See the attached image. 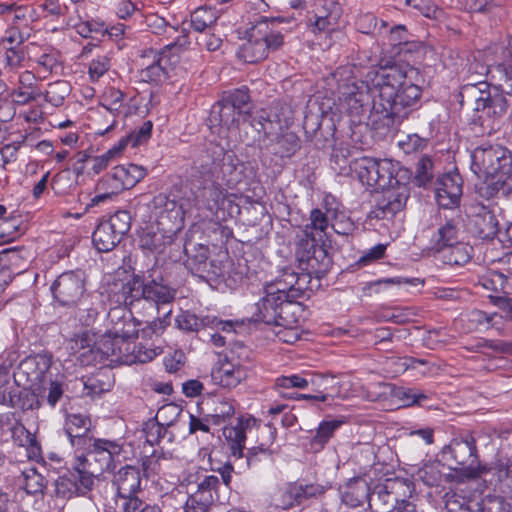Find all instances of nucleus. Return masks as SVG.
Returning <instances> with one entry per match:
<instances>
[{"label":"nucleus","instance_id":"obj_1","mask_svg":"<svg viewBox=\"0 0 512 512\" xmlns=\"http://www.w3.org/2000/svg\"><path fill=\"white\" fill-rule=\"evenodd\" d=\"M418 69L410 66L388 65L370 68L363 80H358L350 66L338 67L331 80L336 83L340 100L347 105L351 115H361L371 103V92L378 93L372 109L387 119V125L400 123L407 117V109L420 100L422 90L418 84Z\"/></svg>","mask_w":512,"mask_h":512},{"label":"nucleus","instance_id":"obj_2","mask_svg":"<svg viewBox=\"0 0 512 512\" xmlns=\"http://www.w3.org/2000/svg\"><path fill=\"white\" fill-rule=\"evenodd\" d=\"M501 62L487 69L482 66L481 74L489 73L491 79L497 82L490 87L486 82L465 85L460 91V103L473 106L479 113L478 120L482 126L494 128V122L504 116L508 108V102L504 94L512 96V37L507 46L502 50Z\"/></svg>","mask_w":512,"mask_h":512},{"label":"nucleus","instance_id":"obj_3","mask_svg":"<svg viewBox=\"0 0 512 512\" xmlns=\"http://www.w3.org/2000/svg\"><path fill=\"white\" fill-rule=\"evenodd\" d=\"M85 455L77 456V469H81L84 476L81 483L86 488H93L95 480L105 471L115 468L114 461L122 453V445L116 441L101 438H90L85 446Z\"/></svg>","mask_w":512,"mask_h":512},{"label":"nucleus","instance_id":"obj_4","mask_svg":"<svg viewBox=\"0 0 512 512\" xmlns=\"http://www.w3.org/2000/svg\"><path fill=\"white\" fill-rule=\"evenodd\" d=\"M442 456L450 462L452 470L460 472L462 480L478 478L490 471L479 462L476 439L471 433L452 439L443 448Z\"/></svg>","mask_w":512,"mask_h":512},{"label":"nucleus","instance_id":"obj_5","mask_svg":"<svg viewBox=\"0 0 512 512\" xmlns=\"http://www.w3.org/2000/svg\"><path fill=\"white\" fill-rule=\"evenodd\" d=\"M195 169L204 183L221 178L230 188L235 187L243 176L239 160L218 147H214L211 152L206 151L197 161Z\"/></svg>","mask_w":512,"mask_h":512},{"label":"nucleus","instance_id":"obj_6","mask_svg":"<svg viewBox=\"0 0 512 512\" xmlns=\"http://www.w3.org/2000/svg\"><path fill=\"white\" fill-rule=\"evenodd\" d=\"M145 176L146 169L136 164L114 167L110 174L98 182L96 190L99 193L91 199L90 206L111 200L119 192L134 187Z\"/></svg>","mask_w":512,"mask_h":512},{"label":"nucleus","instance_id":"obj_7","mask_svg":"<svg viewBox=\"0 0 512 512\" xmlns=\"http://www.w3.org/2000/svg\"><path fill=\"white\" fill-rule=\"evenodd\" d=\"M472 169L478 176H505L512 171V153L500 145L478 147L472 153Z\"/></svg>","mask_w":512,"mask_h":512},{"label":"nucleus","instance_id":"obj_8","mask_svg":"<svg viewBox=\"0 0 512 512\" xmlns=\"http://www.w3.org/2000/svg\"><path fill=\"white\" fill-rule=\"evenodd\" d=\"M351 170L363 185L374 189H385L393 185V164L389 160L370 157L354 159Z\"/></svg>","mask_w":512,"mask_h":512},{"label":"nucleus","instance_id":"obj_9","mask_svg":"<svg viewBox=\"0 0 512 512\" xmlns=\"http://www.w3.org/2000/svg\"><path fill=\"white\" fill-rule=\"evenodd\" d=\"M141 471L131 465L121 467L113 477L117 490L116 506L122 512H133L140 504L137 493L141 488Z\"/></svg>","mask_w":512,"mask_h":512},{"label":"nucleus","instance_id":"obj_10","mask_svg":"<svg viewBox=\"0 0 512 512\" xmlns=\"http://www.w3.org/2000/svg\"><path fill=\"white\" fill-rule=\"evenodd\" d=\"M54 300L61 306H75L86 295V279L83 271H69L59 275L52 283Z\"/></svg>","mask_w":512,"mask_h":512},{"label":"nucleus","instance_id":"obj_11","mask_svg":"<svg viewBox=\"0 0 512 512\" xmlns=\"http://www.w3.org/2000/svg\"><path fill=\"white\" fill-rule=\"evenodd\" d=\"M176 289L170 286L163 278L157 267H152L145 272V301L158 309L161 305L174 301Z\"/></svg>","mask_w":512,"mask_h":512},{"label":"nucleus","instance_id":"obj_12","mask_svg":"<svg viewBox=\"0 0 512 512\" xmlns=\"http://www.w3.org/2000/svg\"><path fill=\"white\" fill-rule=\"evenodd\" d=\"M51 360L45 355L27 357L20 362L14 376L19 380H25L30 387H41L47 382Z\"/></svg>","mask_w":512,"mask_h":512},{"label":"nucleus","instance_id":"obj_13","mask_svg":"<svg viewBox=\"0 0 512 512\" xmlns=\"http://www.w3.org/2000/svg\"><path fill=\"white\" fill-rule=\"evenodd\" d=\"M220 481L217 476H205L198 484L195 492L188 497L184 512H208L216 498Z\"/></svg>","mask_w":512,"mask_h":512},{"label":"nucleus","instance_id":"obj_14","mask_svg":"<svg viewBox=\"0 0 512 512\" xmlns=\"http://www.w3.org/2000/svg\"><path fill=\"white\" fill-rule=\"evenodd\" d=\"M297 238V254L301 262L306 261L309 267L314 268V263L320 261L324 271L331 266V258L327 252L322 247H317L314 232L306 231L304 227Z\"/></svg>","mask_w":512,"mask_h":512},{"label":"nucleus","instance_id":"obj_15","mask_svg":"<svg viewBox=\"0 0 512 512\" xmlns=\"http://www.w3.org/2000/svg\"><path fill=\"white\" fill-rule=\"evenodd\" d=\"M283 23L281 18L261 17L249 29L256 40L267 46V51L278 50L284 44V35L280 29Z\"/></svg>","mask_w":512,"mask_h":512},{"label":"nucleus","instance_id":"obj_16","mask_svg":"<svg viewBox=\"0 0 512 512\" xmlns=\"http://www.w3.org/2000/svg\"><path fill=\"white\" fill-rule=\"evenodd\" d=\"M108 319L111 327L110 335L121 338H136L140 321L136 320L132 312L124 306H116L109 310Z\"/></svg>","mask_w":512,"mask_h":512},{"label":"nucleus","instance_id":"obj_17","mask_svg":"<svg viewBox=\"0 0 512 512\" xmlns=\"http://www.w3.org/2000/svg\"><path fill=\"white\" fill-rule=\"evenodd\" d=\"M435 198L439 206L452 208L462 195V178L458 173L445 174L436 181Z\"/></svg>","mask_w":512,"mask_h":512},{"label":"nucleus","instance_id":"obj_18","mask_svg":"<svg viewBox=\"0 0 512 512\" xmlns=\"http://www.w3.org/2000/svg\"><path fill=\"white\" fill-rule=\"evenodd\" d=\"M84 476L81 469H77L75 464L73 471L59 476L54 483L56 497L70 499L76 495H85L92 488H86L81 483V477Z\"/></svg>","mask_w":512,"mask_h":512},{"label":"nucleus","instance_id":"obj_19","mask_svg":"<svg viewBox=\"0 0 512 512\" xmlns=\"http://www.w3.org/2000/svg\"><path fill=\"white\" fill-rule=\"evenodd\" d=\"M91 421L88 417L81 414L68 415L65 423V433L69 437L72 446H85L86 442L91 438L88 437Z\"/></svg>","mask_w":512,"mask_h":512},{"label":"nucleus","instance_id":"obj_20","mask_svg":"<svg viewBox=\"0 0 512 512\" xmlns=\"http://www.w3.org/2000/svg\"><path fill=\"white\" fill-rule=\"evenodd\" d=\"M246 377L247 372L242 366L235 365L228 360L222 362L212 371L213 380L220 386L229 389L239 385Z\"/></svg>","mask_w":512,"mask_h":512},{"label":"nucleus","instance_id":"obj_21","mask_svg":"<svg viewBox=\"0 0 512 512\" xmlns=\"http://www.w3.org/2000/svg\"><path fill=\"white\" fill-rule=\"evenodd\" d=\"M473 252L474 249L469 243L458 241L443 248L435 256L446 265L460 267L470 262Z\"/></svg>","mask_w":512,"mask_h":512},{"label":"nucleus","instance_id":"obj_22","mask_svg":"<svg viewBox=\"0 0 512 512\" xmlns=\"http://www.w3.org/2000/svg\"><path fill=\"white\" fill-rule=\"evenodd\" d=\"M184 253L186 255L184 265L193 275L199 276L206 271L205 265L209 259L207 246L188 241L184 245Z\"/></svg>","mask_w":512,"mask_h":512},{"label":"nucleus","instance_id":"obj_23","mask_svg":"<svg viewBox=\"0 0 512 512\" xmlns=\"http://www.w3.org/2000/svg\"><path fill=\"white\" fill-rule=\"evenodd\" d=\"M280 302L279 296L265 291V295L255 304L253 320L267 325H273L274 322H276Z\"/></svg>","mask_w":512,"mask_h":512},{"label":"nucleus","instance_id":"obj_24","mask_svg":"<svg viewBox=\"0 0 512 512\" xmlns=\"http://www.w3.org/2000/svg\"><path fill=\"white\" fill-rule=\"evenodd\" d=\"M408 194L405 190H387L384 198L379 203L378 209L375 210V217L384 219L389 216H394L397 212L401 211L406 204Z\"/></svg>","mask_w":512,"mask_h":512},{"label":"nucleus","instance_id":"obj_25","mask_svg":"<svg viewBox=\"0 0 512 512\" xmlns=\"http://www.w3.org/2000/svg\"><path fill=\"white\" fill-rule=\"evenodd\" d=\"M458 234V222L454 219L446 220L445 223L441 224L431 238L430 249L434 252V255L439 253L443 248L457 243L459 241Z\"/></svg>","mask_w":512,"mask_h":512},{"label":"nucleus","instance_id":"obj_26","mask_svg":"<svg viewBox=\"0 0 512 512\" xmlns=\"http://www.w3.org/2000/svg\"><path fill=\"white\" fill-rule=\"evenodd\" d=\"M370 486L362 478H354L347 485V490L342 495V502L351 507H361L366 501L369 503Z\"/></svg>","mask_w":512,"mask_h":512},{"label":"nucleus","instance_id":"obj_27","mask_svg":"<svg viewBox=\"0 0 512 512\" xmlns=\"http://www.w3.org/2000/svg\"><path fill=\"white\" fill-rule=\"evenodd\" d=\"M474 232L481 239H493L498 233V221L496 216L485 207L474 216Z\"/></svg>","mask_w":512,"mask_h":512},{"label":"nucleus","instance_id":"obj_28","mask_svg":"<svg viewBox=\"0 0 512 512\" xmlns=\"http://www.w3.org/2000/svg\"><path fill=\"white\" fill-rule=\"evenodd\" d=\"M121 297L126 308L145 301V273L142 276L134 275L124 283L121 288Z\"/></svg>","mask_w":512,"mask_h":512},{"label":"nucleus","instance_id":"obj_29","mask_svg":"<svg viewBox=\"0 0 512 512\" xmlns=\"http://www.w3.org/2000/svg\"><path fill=\"white\" fill-rule=\"evenodd\" d=\"M240 113L221 99L213 105L209 119L213 125H220L230 129L237 122Z\"/></svg>","mask_w":512,"mask_h":512},{"label":"nucleus","instance_id":"obj_30","mask_svg":"<svg viewBox=\"0 0 512 512\" xmlns=\"http://www.w3.org/2000/svg\"><path fill=\"white\" fill-rule=\"evenodd\" d=\"M121 239L105 221L97 226L92 235L93 243L100 252L111 251L120 243Z\"/></svg>","mask_w":512,"mask_h":512},{"label":"nucleus","instance_id":"obj_31","mask_svg":"<svg viewBox=\"0 0 512 512\" xmlns=\"http://www.w3.org/2000/svg\"><path fill=\"white\" fill-rule=\"evenodd\" d=\"M301 310V305L296 299L281 300L276 322H274L273 325L279 327H296Z\"/></svg>","mask_w":512,"mask_h":512},{"label":"nucleus","instance_id":"obj_32","mask_svg":"<svg viewBox=\"0 0 512 512\" xmlns=\"http://www.w3.org/2000/svg\"><path fill=\"white\" fill-rule=\"evenodd\" d=\"M247 41L241 46L239 56L248 63H257L266 59L269 55L267 46L254 38V35L248 30Z\"/></svg>","mask_w":512,"mask_h":512},{"label":"nucleus","instance_id":"obj_33","mask_svg":"<svg viewBox=\"0 0 512 512\" xmlns=\"http://www.w3.org/2000/svg\"><path fill=\"white\" fill-rule=\"evenodd\" d=\"M123 101V92L113 87L106 89L101 96L100 105L113 116L112 123L107 127V130H111L115 127L117 123L116 117L119 116L122 112Z\"/></svg>","mask_w":512,"mask_h":512},{"label":"nucleus","instance_id":"obj_34","mask_svg":"<svg viewBox=\"0 0 512 512\" xmlns=\"http://www.w3.org/2000/svg\"><path fill=\"white\" fill-rule=\"evenodd\" d=\"M387 488L395 500V506L410 503L407 499L414 492V484L412 481L404 478H387L384 480Z\"/></svg>","mask_w":512,"mask_h":512},{"label":"nucleus","instance_id":"obj_35","mask_svg":"<svg viewBox=\"0 0 512 512\" xmlns=\"http://www.w3.org/2000/svg\"><path fill=\"white\" fill-rule=\"evenodd\" d=\"M387 488L385 481L376 484L370 489L369 508L388 512L395 506V500Z\"/></svg>","mask_w":512,"mask_h":512},{"label":"nucleus","instance_id":"obj_36","mask_svg":"<svg viewBox=\"0 0 512 512\" xmlns=\"http://www.w3.org/2000/svg\"><path fill=\"white\" fill-rule=\"evenodd\" d=\"M271 145L273 153L280 157H291L301 147L299 137L293 132H285L276 136Z\"/></svg>","mask_w":512,"mask_h":512},{"label":"nucleus","instance_id":"obj_37","mask_svg":"<svg viewBox=\"0 0 512 512\" xmlns=\"http://www.w3.org/2000/svg\"><path fill=\"white\" fill-rule=\"evenodd\" d=\"M279 278L290 287V295L292 297H301L310 281L309 274H298L292 268H285Z\"/></svg>","mask_w":512,"mask_h":512},{"label":"nucleus","instance_id":"obj_38","mask_svg":"<svg viewBox=\"0 0 512 512\" xmlns=\"http://www.w3.org/2000/svg\"><path fill=\"white\" fill-rule=\"evenodd\" d=\"M274 118H277V115H274ZM251 124L258 133H263L271 141H273V136H276L282 128L280 122L272 119L271 115L265 111L254 117Z\"/></svg>","mask_w":512,"mask_h":512},{"label":"nucleus","instance_id":"obj_39","mask_svg":"<svg viewBox=\"0 0 512 512\" xmlns=\"http://www.w3.org/2000/svg\"><path fill=\"white\" fill-rule=\"evenodd\" d=\"M175 325L184 332H198L210 325V317L200 318L189 311H182L176 316Z\"/></svg>","mask_w":512,"mask_h":512},{"label":"nucleus","instance_id":"obj_40","mask_svg":"<svg viewBox=\"0 0 512 512\" xmlns=\"http://www.w3.org/2000/svg\"><path fill=\"white\" fill-rule=\"evenodd\" d=\"M223 435L228 441L233 456L241 457L246 440L243 424L238 423L236 426L225 427L223 429Z\"/></svg>","mask_w":512,"mask_h":512},{"label":"nucleus","instance_id":"obj_41","mask_svg":"<svg viewBox=\"0 0 512 512\" xmlns=\"http://www.w3.org/2000/svg\"><path fill=\"white\" fill-rule=\"evenodd\" d=\"M218 19L217 12L209 7H199L191 14V25L194 30L204 32L210 29Z\"/></svg>","mask_w":512,"mask_h":512},{"label":"nucleus","instance_id":"obj_42","mask_svg":"<svg viewBox=\"0 0 512 512\" xmlns=\"http://www.w3.org/2000/svg\"><path fill=\"white\" fill-rule=\"evenodd\" d=\"M261 433L263 435H267L269 439L267 442H261L258 446L252 447L248 450L246 459H247V464L249 466L257 464V462L260 460L258 458L259 453H261L263 455H271L272 454V451L269 449V446H270V444L273 443V441L275 439V436H276L275 428H273L271 425H265L261 429Z\"/></svg>","mask_w":512,"mask_h":512},{"label":"nucleus","instance_id":"obj_43","mask_svg":"<svg viewBox=\"0 0 512 512\" xmlns=\"http://www.w3.org/2000/svg\"><path fill=\"white\" fill-rule=\"evenodd\" d=\"M152 206L156 209H160L159 217L161 218L164 217L165 215L168 218H182L181 206H179L175 200L169 199L164 194H159L155 196L152 200Z\"/></svg>","mask_w":512,"mask_h":512},{"label":"nucleus","instance_id":"obj_44","mask_svg":"<svg viewBox=\"0 0 512 512\" xmlns=\"http://www.w3.org/2000/svg\"><path fill=\"white\" fill-rule=\"evenodd\" d=\"M334 378H328L326 376H318V377H312L311 382L313 384H316L318 387H321L322 390H320L317 394L311 395V394H292V393H283L280 392L283 396L289 397V398H296V399H306V400H315V401H321L325 402L330 394L327 392L329 389V383L333 382Z\"/></svg>","mask_w":512,"mask_h":512},{"label":"nucleus","instance_id":"obj_45","mask_svg":"<svg viewBox=\"0 0 512 512\" xmlns=\"http://www.w3.org/2000/svg\"><path fill=\"white\" fill-rule=\"evenodd\" d=\"M69 92V83L64 80H59L48 84V88L45 93H43V95L47 102L51 103L55 107H58L62 105Z\"/></svg>","mask_w":512,"mask_h":512},{"label":"nucleus","instance_id":"obj_46","mask_svg":"<svg viewBox=\"0 0 512 512\" xmlns=\"http://www.w3.org/2000/svg\"><path fill=\"white\" fill-rule=\"evenodd\" d=\"M24 490L31 495L43 494L47 482L45 478L36 471L34 468H30L23 472Z\"/></svg>","mask_w":512,"mask_h":512},{"label":"nucleus","instance_id":"obj_47","mask_svg":"<svg viewBox=\"0 0 512 512\" xmlns=\"http://www.w3.org/2000/svg\"><path fill=\"white\" fill-rule=\"evenodd\" d=\"M120 338L110 335L109 331L101 340L94 343L95 353H99L103 357H116V353H121L119 345Z\"/></svg>","mask_w":512,"mask_h":512},{"label":"nucleus","instance_id":"obj_48","mask_svg":"<svg viewBox=\"0 0 512 512\" xmlns=\"http://www.w3.org/2000/svg\"><path fill=\"white\" fill-rule=\"evenodd\" d=\"M163 453L154 451L151 455L142 459V471L145 477L154 476L162 472V463L167 461Z\"/></svg>","mask_w":512,"mask_h":512},{"label":"nucleus","instance_id":"obj_49","mask_svg":"<svg viewBox=\"0 0 512 512\" xmlns=\"http://www.w3.org/2000/svg\"><path fill=\"white\" fill-rule=\"evenodd\" d=\"M105 222L122 238L130 230L131 215L128 211L119 210Z\"/></svg>","mask_w":512,"mask_h":512},{"label":"nucleus","instance_id":"obj_50","mask_svg":"<svg viewBox=\"0 0 512 512\" xmlns=\"http://www.w3.org/2000/svg\"><path fill=\"white\" fill-rule=\"evenodd\" d=\"M182 408L174 403H169L160 407L154 417L163 426H172L180 416Z\"/></svg>","mask_w":512,"mask_h":512},{"label":"nucleus","instance_id":"obj_51","mask_svg":"<svg viewBox=\"0 0 512 512\" xmlns=\"http://www.w3.org/2000/svg\"><path fill=\"white\" fill-rule=\"evenodd\" d=\"M222 99L239 112H242V109L248 105L250 101L249 90L246 87H242L230 92H225Z\"/></svg>","mask_w":512,"mask_h":512},{"label":"nucleus","instance_id":"obj_52","mask_svg":"<svg viewBox=\"0 0 512 512\" xmlns=\"http://www.w3.org/2000/svg\"><path fill=\"white\" fill-rule=\"evenodd\" d=\"M342 425V421L331 420L320 423L312 442L323 446L332 437L334 431Z\"/></svg>","mask_w":512,"mask_h":512},{"label":"nucleus","instance_id":"obj_53","mask_svg":"<svg viewBox=\"0 0 512 512\" xmlns=\"http://www.w3.org/2000/svg\"><path fill=\"white\" fill-rule=\"evenodd\" d=\"M15 354L9 352L7 358L0 364V404H4L7 400L6 392L9 384V371L15 362Z\"/></svg>","mask_w":512,"mask_h":512},{"label":"nucleus","instance_id":"obj_54","mask_svg":"<svg viewBox=\"0 0 512 512\" xmlns=\"http://www.w3.org/2000/svg\"><path fill=\"white\" fill-rule=\"evenodd\" d=\"M427 143V138L420 137L417 134H408L399 140L398 146L404 153L411 154L423 150Z\"/></svg>","mask_w":512,"mask_h":512},{"label":"nucleus","instance_id":"obj_55","mask_svg":"<svg viewBox=\"0 0 512 512\" xmlns=\"http://www.w3.org/2000/svg\"><path fill=\"white\" fill-rule=\"evenodd\" d=\"M432 166V160L427 156L419 160L415 174V182L418 186H426L432 180Z\"/></svg>","mask_w":512,"mask_h":512},{"label":"nucleus","instance_id":"obj_56","mask_svg":"<svg viewBox=\"0 0 512 512\" xmlns=\"http://www.w3.org/2000/svg\"><path fill=\"white\" fill-rule=\"evenodd\" d=\"M20 235L18 223L16 219H0V240L10 242L15 240Z\"/></svg>","mask_w":512,"mask_h":512},{"label":"nucleus","instance_id":"obj_57","mask_svg":"<svg viewBox=\"0 0 512 512\" xmlns=\"http://www.w3.org/2000/svg\"><path fill=\"white\" fill-rule=\"evenodd\" d=\"M480 507L484 508L486 512H512L511 505L503 498L497 496H486Z\"/></svg>","mask_w":512,"mask_h":512},{"label":"nucleus","instance_id":"obj_58","mask_svg":"<svg viewBox=\"0 0 512 512\" xmlns=\"http://www.w3.org/2000/svg\"><path fill=\"white\" fill-rule=\"evenodd\" d=\"M480 507L484 508L486 512H512L511 505L503 498L497 496H486Z\"/></svg>","mask_w":512,"mask_h":512},{"label":"nucleus","instance_id":"obj_59","mask_svg":"<svg viewBox=\"0 0 512 512\" xmlns=\"http://www.w3.org/2000/svg\"><path fill=\"white\" fill-rule=\"evenodd\" d=\"M28 34H24L19 27L11 26L5 32V36L2 39L4 47L19 48L25 40L28 38Z\"/></svg>","mask_w":512,"mask_h":512},{"label":"nucleus","instance_id":"obj_60","mask_svg":"<svg viewBox=\"0 0 512 512\" xmlns=\"http://www.w3.org/2000/svg\"><path fill=\"white\" fill-rule=\"evenodd\" d=\"M309 380L300 375L294 374L291 376H282L276 379L275 386L278 389H289V388H299L304 389L308 386Z\"/></svg>","mask_w":512,"mask_h":512},{"label":"nucleus","instance_id":"obj_61","mask_svg":"<svg viewBox=\"0 0 512 512\" xmlns=\"http://www.w3.org/2000/svg\"><path fill=\"white\" fill-rule=\"evenodd\" d=\"M163 431V425L154 418L149 419L143 428L146 442L151 446L160 444V433Z\"/></svg>","mask_w":512,"mask_h":512},{"label":"nucleus","instance_id":"obj_62","mask_svg":"<svg viewBox=\"0 0 512 512\" xmlns=\"http://www.w3.org/2000/svg\"><path fill=\"white\" fill-rule=\"evenodd\" d=\"M329 221L324 212L315 208L310 212V224L305 225L306 231L325 232L328 228Z\"/></svg>","mask_w":512,"mask_h":512},{"label":"nucleus","instance_id":"obj_63","mask_svg":"<svg viewBox=\"0 0 512 512\" xmlns=\"http://www.w3.org/2000/svg\"><path fill=\"white\" fill-rule=\"evenodd\" d=\"M96 341L91 337L88 331H84L81 334L75 335V337L71 340V349L74 352H80V350L88 349V352L95 353V345Z\"/></svg>","mask_w":512,"mask_h":512},{"label":"nucleus","instance_id":"obj_64","mask_svg":"<svg viewBox=\"0 0 512 512\" xmlns=\"http://www.w3.org/2000/svg\"><path fill=\"white\" fill-rule=\"evenodd\" d=\"M493 469L496 471L498 479L505 481L512 492V459H507L505 462L499 461Z\"/></svg>","mask_w":512,"mask_h":512}]
</instances>
